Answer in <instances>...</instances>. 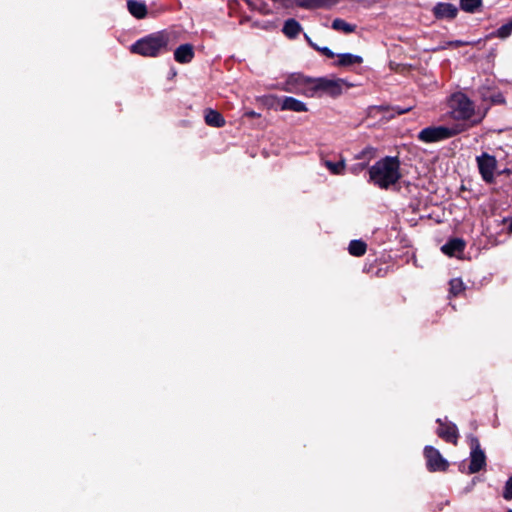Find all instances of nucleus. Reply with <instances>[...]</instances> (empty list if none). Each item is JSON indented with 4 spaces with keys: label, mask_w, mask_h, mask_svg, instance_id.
<instances>
[{
    "label": "nucleus",
    "mask_w": 512,
    "mask_h": 512,
    "mask_svg": "<svg viewBox=\"0 0 512 512\" xmlns=\"http://www.w3.org/2000/svg\"><path fill=\"white\" fill-rule=\"evenodd\" d=\"M401 178L400 162L397 157H384L369 169V181L380 189H389Z\"/></svg>",
    "instance_id": "f257e3e1"
},
{
    "label": "nucleus",
    "mask_w": 512,
    "mask_h": 512,
    "mask_svg": "<svg viewBox=\"0 0 512 512\" xmlns=\"http://www.w3.org/2000/svg\"><path fill=\"white\" fill-rule=\"evenodd\" d=\"M303 88L302 94L307 97H316L320 93L327 94L332 97L339 96L342 92L349 88V85L343 80L338 78H300Z\"/></svg>",
    "instance_id": "f03ea898"
},
{
    "label": "nucleus",
    "mask_w": 512,
    "mask_h": 512,
    "mask_svg": "<svg viewBox=\"0 0 512 512\" xmlns=\"http://www.w3.org/2000/svg\"><path fill=\"white\" fill-rule=\"evenodd\" d=\"M170 37L166 31L152 33L131 46V52L144 57H156L167 49Z\"/></svg>",
    "instance_id": "7ed1b4c3"
},
{
    "label": "nucleus",
    "mask_w": 512,
    "mask_h": 512,
    "mask_svg": "<svg viewBox=\"0 0 512 512\" xmlns=\"http://www.w3.org/2000/svg\"><path fill=\"white\" fill-rule=\"evenodd\" d=\"M464 130L460 124L447 126H431L419 132L418 138L422 142L432 143L451 138Z\"/></svg>",
    "instance_id": "20e7f679"
},
{
    "label": "nucleus",
    "mask_w": 512,
    "mask_h": 512,
    "mask_svg": "<svg viewBox=\"0 0 512 512\" xmlns=\"http://www.w3.org/2000/svg\"><path fill=\"white\" fill-rule=\"evenodd\" d=\"M450 108L456 119H469L474 113L473 103L462 93H456L451 97Z\"/></svg>",
    "instance_id": "39448f33"
},
{
    "label": "nucleus",
    "mask_w": 512,
    "mask_h": 512,
    "mask_svg": "<svg viewBox=\"0 0 512 512\" xmlns=\"http://www.w3.org/2000/svg\"><path fill=\"white\" fill-rule=\"evenodd\" d=\"M470 447H471V454H470V465H469V473L473 474L478 471H480L486 464V457L480 448V444L477 438L471 437L470 438Z\"/></svg>",
    "instance_id": "423d86ee"
},
{
    "label": "nucleus",
    "mask_w": 512,
    "mask_h": 512,
    "mask_svg": "<svg viewBox=\"0 0 512 512\" xmlns=\"http://www.w3.org/2000/svg\"><path fill=\"white\" fill-rule=\"evenodd\" d=\"M477 164L479 172L484 181L490 183L494 179V171L496 169L497 161L494 156L488 153H483L477 157Z\"/></svg>",
    "instance_id": "0eeeda50"
},
{
    "label": "nucleus",
    "mask_w": 512,
    "mask_h": 512,
    "mask_svg": "<svg viewBox=\"0 0 512 512\" xmlns=\"http://www.w3.org/2000/svg\"><path fill=\"white\" fill-rule=\"evenodd\" d=\"M424 455L427 461V467L430 471H445L448 468V462L441 453L432 446H426Z\"/></svg>",
    "instance_id": "6e6552de"
},
{
    "label": "nucleus",
    "mask_w": 512,
    "mask_h": 512,
    "mask_svg": "<svg viewBox=\"0 0 512 512\" xmlns=\"http://www.w3.org/2000/svg\"><path fill=\"white\" fill-rule=\"evenodd\" d=\"M437 422L439 423V428L437 429L438 436L447 442L456 444L458 438L456 425L450 422H443L440 419H438Z\"/></svg>",
    "instance_id": "1a4fd4ad"
},
{
    "label": "nucleus",
    "mask_w": 512,
    "mask_h": 512,
    "mask_svg": "<svg viewBox=\"0 0 512 512\" xmlns=\"http://www.w3.org/2000/svg\"><path fill=\"white\" fill-rule=\"evenodd\" d=\"M433 13L438 19H454L457 16L458 9L450 3H438L433 8Z\"/></svg>",
    "instance_id": "9d476101"
},
{
    "label": "nucleus",
    "mask_w": 512,
    "mask_h": 512,
    "mask_svg": "<svg viewBox=\"0 0 512 512\" xmlns=\"http://www.w3.org/2000/svg\"><path fill=\"white\" fill-rule=\"evenodd\" d=\"M281 110L294 112H305L308 110L306 104L293 97H284L281 99Z\"/></svg>",
    "instance_id": "9b49d317"
},
{
    "label": "nucleus",
    "mask_w": 512,
    "mask_h": 512,
    "mask_svg": "<svg viewBox=\"0 0 512 512\" xmlns=\"http://www.w3.org/2000/svg\"><path fill=\"white\" fill-rule=\"evenodd\" d=\"M194 57V49L190 44L180 45L174 52V58L179 63H189Z\"/></svg>",
    "instance_id": "f8f14e48"
},
{
    "label": "nucleus",
    "mask_w": 512,
    "mask_h": 512,
    "mask_svg": "<svg viewBox=\"0 0 512 512\" xmlns=\"http://www.w3.org/2000/svg\"><path fill=\"white\" fill-rule=\"evenodd\" d=\"M464 246L465 244L461 239L455 238L443 245L441 250L449 256H456L463 251Z\"/></svg>",
    "instance_id": "ddd939ff"
},
{
    "label": "nucleus",
    "mask_w": 512,
    "mask_h": 512,
    "mask_svg": "<svg viewBox=\"0 0 512 512\" xmlns=\"http://www.w3.org/2000/svg\"><path fill=\"white\" fill-rule=\"evenodd\" d=\"M127 7L129 12L138 19L144 18L147 14V7L144 2L129 0Z\"/></svg>",
    "instance_id": "4468645a"
},
{
    "label": "nucleus",
    "mask_w": 512,
    "mask_h": 512,
    "mask_svg": "<svg viewBox=\"0 0 512 512\" xmlns=\"http://www.w3.org/2000/svg\"><path fill=\"white\" fill-rule=\"evenodd\" d=\"M302 27L299 22L295 19H288L283 25L282 32L290 39H293L299 35Z\"/></svg>",
    "instance_id": "2eb2a0df"
},
{
    "label": "nucleus",
    "mask_w": 512,
    "mask_h": 512,
    "mask_svg": "<svg viewBox=\"0 0 512 512\" xmlns=\"http://www.w3.org/2000/svg\"><path fill=\"white\" fill-rule=\"evenodd\" d=\"M322 164L333 174V175H343L346 170V162L343 158L339 161L334 162L328 159H323Z\"/></svg>",
    "instance_id": "dca6fc26"
},
{
    "label": "nucleus",
    "mask_w": 512,
    "mask_h": 512,
    "mask_svg": "<svg viewBox=\"0 0 512 512\" xmlns=\"http://www.w3.org/2000/svg\"><path fill=\"white\" fill-rule=\"evenodd\" d=\"M363 62V59L359 55H354L351 53H344L338 55V61L337 64L340 66H353V65H359Z\"/></svg>",
    "instance_id": "f3484780"
},
{
    "label": "nucleus",
    "mask_w": 512,
    "mask_h": 512,
    "mask_svg": "<svg viewBox=\"0 0 512 512\" xmlns=\"http://www.w3.org/2000/svg\"><path fill=\"white\" fill-rule=\"evenodd\" d=\"M205 122L212 127H222L225 124V120L222 115L215 110H208L205 114Z\"/></svg>",
    "instance_id": "a211bd4d"
},
{
    "label": "nucleus",
    "mask_w": 512,
    "mask_h": 512,
    "mask_svg": "<svg viewBox=\"0 0 512 512\" xmlns=\"http://www.w3.org/2000/svg\"><path fill=\"white\" fill-rule=\"evenodd\" d=\"M296 3L304 8H319L334 4L337 0H295Z\"/></svg>",
    "instance_id": "6ab92c4d"
},
{
    "label": "nucleus",
    "mask_w": 512,
    "mask_h": 512,
    "mask_svg": "<svg viewBox=\"0 0 512 512\" xmlns=\"http://www.w3.org/2000/svg\"><path fill=\"white\" fill-rule=\"evenodd\" d=\"M332 28L336 31H341L345 34H350L356 30V25L350 24L343 19L337 18L333 20Z\"/></svg>",
    "instance_id": "aec40b11"
},
{
    "label": "nucleus",
    "mask_w": 512,
    "mask_h": 512,
    "mask_svg": "<svg viewBox=\"0 0 512 512\" xmlns=\"http://www.w3.org/2000/svg\"><path fill=\"white\" fill-rule=\"evenodd\" d=\"M366 244L361 240H352L349 244V253L353 256H362L366 252Z\"/></svg>",
    "instance_id": "412c9836"
},
{
    "label": "nucleus",
    "mask_w": 512,
    "mask_h": 512,
    "mask_svg": "<svg viewBox=\"0 0 512 512\" xmlns=\"http://www.w3.org/2000/svg\"><path fill=\"white\" fill-rule=\"evenodd\" d=\"M482 5V0H460V7L468 13H475Z\"/></svg>",
    "instance_id": "4be33fe9"
},
{
    "label": "nucleus",
    "mask_w": 512,
    "mask_h": 512,
    "mask_svg": "<svg viewBox=\"0 0 512 512\" xmlns=\"http://www.w3.org/2000/svg\"><path fill=\"white\" fill-rule=\"evenodd\" d=\"M464 290V285L461 279H452L450 281V293L454 296L459 295Z\"/></svg>",
    "instance_id": "5701e85b"
},
{
    "label": "nucleus",
    "mask_w": 512,
    "mask_h": 512,
    "mask_svg": "<svg viewBox=\"0 0 512 512\" xmlns=\"http://www.w3.org/2000/svg\"><path fill=\"white\" fill-rule=\"evenodd\" d=\"M512 32V22L502 25L497 30V36L500 38H507Z\"/></svg>",
    "instance_id": "b1692460"
},
{
    "label": "nucleus",
    "mask_w": 512,
    "mask_h": 512,
    "mask_svg": "<svg viewBox=\"0 0 512 512\" xmlns=\"http://www.w3.org/2000/svg\"><path fill=\"white\" fill-rule=\"evenodd\" d=\"M503 497L506 500L512 499V477H510L505 483Z\"/></svg>",
    "instance_id": "393cba45"
},
{
    "label": "nucleus",
    "mask_w": 512,
    "mask_h": 512,
    "mask_svg": "<svg viewBox=\"0 0 512 512\" xmlns=\"http://www.w3.org/2000/svg\"><path fill=\"white\" fill-rule=\"evenodd\" d=\"M367 166V163H358V164H355V165H352L350 167V171L351 173L357 175L359 174L362 170H364Z\"/></svg>",
    "instance_id": "a878e982"
},
{
    "label": "nucleus",
    "mask_w": 512,
    "mask_h": 512,
    "mask_svg": "<svg viewBox=\"0 0 512 512\" xmlns=\"http://www.w3.org/2000/svg\"><path fill=\"white\" fill-rule=\"evenodd\" d=\"M373 157L371 149H365L355 156L356 159L368 158L370 160Z\"/></svg>",
    "instance_id": "bb28decb"
},
{
    "label": "nucleus",
    "mask_w": 512,
    "mask_h": 512,
    "mask_svg": "<svg viewBox=\"0 0 512 512\" xmlns=\"http://www.w3.org/2000/svg\"><path fill=\"white\" fill-rule=\"evenodd\" d=\"M319 51L329 58H333L335 55L328 47H321Z\"/></svg>",
    "instance_id": "cd10ccee"
},
{
    "label": "nucleus",
    "mask_w": 512,
    "mask_h": 512,
    "mask_svg": "<svg viewBox=\"0 0 512 512\" xmlns=\"http://www.w3.org/2000/svg\"><path fill=\"white\" fill-rule=\"evenodd\" d=\"M305 38H306V40L308 41V43H309V44H310L314 49H316V50H318V51H319V49H320L321 47L317 46V44H314V43L311 41V39L309 38V36H308L307 34H305Z\"/></svg>",
    "instance_id": "c85d7f7f"
},
{
    "label": "nucleus",
    "mask_w": 512,
    "mask_h": 512,
    "mask_svg": "<svg viewBox=\"0 0 512 512\" xmlns=\"http://www.w3.org/2000/svg\"><path fill=\"white\" fill-rule=\"evenodd\" d=\"M395 110H396L397 114H399V115H400V114H403V113H406V112L410 111V110H411V107H406V108H404V109L395 108Z\"/></svg>",
    "instance_id": "c756f323"
},
{
    "label": "nucleus",
    "mask_w": 512,
    "mask_h": 512,
    "mask_svg": "<svg viewBox=\"0 0 512 512\" xmlns=\"http://www.w3.org/2000/svg\"><path fill=\"white\" fill-rule=\"evenodd\" d=\"M509 233H512V218L509 220Z\"/></svg>",
    "instance_id": "7c9ffc66"
},
{
    "label": "nucleus",
    "mask_w": 512,
    "mask_h": 512,
    "mask_svg": "<svg viewBox=\"0 0 512 512\" xmlns=\"http://www.w3.org/2000/svg\"><path fill=\"white\" fill-rule=\"evenodd\" d=\"M508 512H512V510H509Z\"/></svg>",
    "instance_id": "2f4dec72"
}]
</instances>
